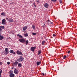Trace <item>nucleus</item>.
I'll list each match as a JSON object with an SVG mask.
<instances>
[{
    "label": "nucleus",
    "instance_id": "42",
    "mask_svg": "<svg viewBox=\"0 0 77 77\" xmlns=\"http://www.w3.org/2000/svg\"><path fill=\"white\" fill-rule=\"evenodd\" d=\"M11 69H14V67H12Z\"/></svg>",
    "mask_w": 77,
    "mask_h": 77
},
{
    "label": "nucleus",
    "instance_id": "6",
    "mask_svg": "<svg viewBox=\"0 0 77 77\" xmlns=\"http://www.w3.org/2000/svg\"><path fill=\"white\" fill-rule=\"evenodd\" d=\"M15 70H14V73L16 74H18V71L17 69L16 68L14 69Z\"/></svg>",
    "mask_w": 77,
    "mask_h": 77
},
{
    "label": "nucleus",
    "instance_id": "1",
    "mask_svg": "<svg viewBox=\"0 0 77 77\" xmlns=\"http://www.w3.org/2000/svg\"><path fill=\"white\" fill-rule=\"evenodd\" d=\"M17 60L19 62H22L24 61V58L22 56H20L19 59Z\"/></svg>",
    "mask_w": 77,
    "mask_h": 77
},
{
    "label": "nucleus",
    "instance_id": "5",
    "mask_svg": "<svg viewBox=\"0 0 77 77\" xmlns=\"http://www.w3.org/2000/svg\"><path fill=\"white\" fill-rule=\"evenodd\" d=\"M17 54H19L20 55H22L23 54H22V52H21L20 51L17 50Z\"/></svg>",
    "mask_w": 77,
    "mask_h": 77
},
{
    "label": "nucleus",
    "instance_id": "12",
    "mask_svg": "<svg viewBox=\"0 0 77 77\" xmlns=\"http://www.w3.org/2000/svg\"><path fill=\"white\" fill-rule=\"evenodd\" d=\"M3 39V36H2L1 35H0V40L2 41Z\"/></svg>",
    "mask_w": 77,
    "mask_h": 77
},
{
    "label": "nucleus",
    "instance_id": "11",
    "mask_svg": "<svg viewBox=\"0 0 77 77\" xmlns=\"http://www.w3.org/2000/svg\"><path fill=\"white\" fill-rule=\"evenodd\" d=\"M8 21L9 22H13V21H14V20H13V19L11 18H10L9 19H8Z\"/></svg>",
    "mask_w": 77,
    "mask_h": 77
},
{
    "label": "nucleus",
    "instance_id": "32",
    "mask_svg": "<svg viewBox=\"0 0 77 77\" xmlns=\"http://www.w3.org/2000/svg\"><path fill=\"white\" fill-rule=\"evenodd\" d=\"M2 32V29L1 28V27L0 26V32Z\"/></svg>",
    "mask_w": 77,
    "mask_h": 77
},
{
    "label": "nucleus",
    "instance_id": "4",
    "mask_svg": "<svg viewBox=\"0 0 77 77\" xmlns=\"http://www.w3.org/2000/svg\"><path fill=\"white\" fill-rule=\"evenodd\" d=\"M6 20L5 19H3L2 22V24H6Z\"/></svg>",
    "mask_w": 77,
    "mask_h": 77
},
{
    "label": "nucleus",
    "instance_id": "44",
    "mask_svg": "<svg viewBox=\"0 0 77 77\" xmlns=\"http://www.w3.org/2000/svg\"><path fill=\"white\" fill-rule=\"evenodd\" d=\"M51 24H53V23L52 22H51Z\"/></svg>",
    "mask_w": 77,
    "mask_h": 77
},
{
    "label": "nucleus",
    "instance_id": "18",
    "mask_svg": "<svg viewBox=\"0 0 77 77\" xmlns=\"http://www.w3.org/2000/svg\"><path fill=\"white\" fill-rule=\"evenodd\" d=\"M1 15H3V16H5V13L3 12L1 14Z\"/></svg>",
    "mask_w": 77,
    "mask_h": 77
},
{
    "label": "nucleus",
    "instance_id": "37",
    "mask_svg": "<svg viewBox=\"0 0 77 77\" xmlns=\"http://www.w3.org/2000/svg\"><path fill=\"white\" fill-rule=\"evenodd\" d=\"M2 63L0 62V65H2Z\"/></svg>",
    "mask_w": 77,
    "mask_h": 77
},
{
    "label": "nucleus",
    "instance_id": "45",
    "mask_svg": "<svg viewBox=\"0 0 77 77\" xmlns=\"http://www.w3.org/2000/svg\"><path fill=\"white\" fill-rule=\"evenodd\" d=\"M0 35H2V33L0 32Z\"/></svg>",
    "mask_w": 77,
    "mask_h": 77
},
{
    "label": "nucleus",
    "instance_id": "39",
    "mask_svg": "<svg viewBox=\"0 0 77 77\" xmlns=\"http://www.w3.org/2000/svg\"><path fill=\"white\" fill-rule=\"evenodd\" d=\"M33 5H35V3H33Z\"/></svg>",
    "mask_w": 77,
    "mask_h": 77
},
{
    "label": "nucleus",
    "instance_id": "3",
    "mask_svg": "<svg viewBox=\"0 0 77 77\" xmlns=\"http://www.w3.org/2000/svg\"><path fill=\"white\" fill-rule=\"evenodd\" d=\"M9 53V51H8V49L7 48L5 49V53L4 54L5 55H6Z\"/></svg>",
    "mask_w": 77,
    "mask_h": 77
},
{
    "label": "nucleus",
    "instance_id": "41",
    "mask_svg": "<svg viewBox=\"0 0 77 77\" xmlns=\"http://www.w3.org/2000/svg\"><path fill=\"white\" fill-rule=\"evenodd\" d=\"M6 20H8V18H6Z\"/></svg>",
    "mask_w": 77,
    "mask_h": 77
},
{
    "label": "nucleus",
    "instance_id": "7",
    "mask_svg": "<svg viewBox=\"0 0 77 77\" xmlns=\"http://www.w3.org/2000/svg\"><path fill=\"white\" fill-rule=\"evenodd\" d=\"M35 48L36 47H32L31 48L30 50L34 52V51H35Z\"/></svg>",
    "mask_w": 77,
    "mask_h": 77
},
{
    "label": "nucleus",
    "instance_id": "43",
    "mask_svg": "<svg viewBox=\"0 0 77 77\" xmlns=\"http://www.w3.org/2000/svg\"><path fill=\"white\" fill-rule=\"evenodd\" d=\"M44 26H45V24H44V25H43V27H44Z\"/></svg>",
    "mask_w": 77,
    "mask_h": 77
},
{
    "label": "nucleus",
    "instance_id": "25",
    "mask_svg": "<svg viewBox=\"0 0 77 77\" xmlns=\"http://www.w3.org/2000/svg\"><path fill=\"white\" fill-rule=\"evenodd\" d=\"M32 35H36V33H35V32H33L32 33Z\"/></svg>",
    "mask_w": 77,
    "mask_h": 77
},
{
    "label": "nucleus",
    "instance_id": "20",
    "mask_svg": "<svg viewBox=\"0 0 77 77\" xmlns=\"http://www.w3.org/2000/svg\"><path fill=\"white\" fill-rule=\"evenodd\" d=\"M24 35L26 37V36H28V34L27 33H26V34H24Z\"/></svg>",
    "mask_w": 77,
    "mask_h": 77
},
{
    "label": "nucleus",
    "instance_id": "29",
    "mask_svg": "<svg viewBox=\"0 0 77 77\" xmlns=\"http://www.w3.org/2000/svg\"><path fill=\"white\" fill-rule=\"evenodd\" d=\"M52 2H56V1H57V0H52Z\"/></svg>",
    "mask_w": 77,
    "mask_h": 77
},
{
    "label": "nucleus",
    "instance_id": "26",
    "mask_svg": "<svg viewBox=\"0 0 77 77\" xmlns=\"http://www.w3.org/2000/svg\"><path fill=\"white\" fill-rule=\"evenodd\" d=\"M38 54H41V51H38Z\"/></svg>",
    "mask_w": 77,
    "mask_h": 77
},
{
    "label": "nucleus",
    "instance_id": "13",
    "mask_svg": "<svg viewBox=\"0 0 77 77\" xmlns=\"http://www.w3.org/2000/svg\"><path fill=\"white\" fill-rule=\"evenodd\" d=\"M17 36L19 37V38H23V37L21 35H20L19 34H18L17 35Z\"/></svg>",
    "mask_w": 77,
    "mask_h": 77
},
{
    "label": "nucleus",
    "instance_id": "15",
    "mask_svg": "<svg viewBox=\"0 0 77 77\" xmlns=\"http://www.w3.org/2000/svg\"><path fill=\"white\" fill-rule=\"evenodd\" d=\"M18 66H19V67H21V66H22L21 64L20 63H18Z\"/></svg>",
    "mask_w": 77,
    "mask_h": 77
},
{
    "label": "nucleus",
    "instance_id": "22",
    "mask_svg": "<svg viewBox=\"0 0 77 77\" xmlns=\"http://www.w3.org/2000/svg\"><path fill=\"white\" fill-rule=\"evenodd\" d=\"M10 52L11 53H14V51L13 50H11L10 51Z\"/></svg>",
    "mask_w": 77,
    "mask_h": 77
},
{
    "label": "nucleus",
    "instance_id": "30",
    "mask_svg": "<svg viewBox=\"0 0 77 77\" xmlns=\"http://www.w3.org/2000/svg\"><path fill=\"white\" fill-rule=\"evenodd\" d=\"M36 2H37V3H40V2H39V0H38V1H36Z\"/></svg>",
    "mask_w": 77,
    "mask_h": 77
},
{
    "label": "nucleus",
    "instance_id": "28",
    "mask_svg": "<svg viewBox=\"0 0 77 77\" xmlns=\"http://www.w3.org/2000/svg\"><path fill=\"white\" fill-rule=\"evenodd\" d=\"M44 43H45V41H43L42 42V45H44Z\"/></svg>",
    "mask_w": 77,
    "mask_h": 77
},
{
    "label": "nucleus",
    "instance_id": "38",
    "mask_svg": "<svg viewBox=\"0 0 77 77\" xmlns=\"http://www.w3.org/2000/svg\"><path fill=\"white\" fill-rule=\"evenodd\" d=\"M42 74L43 75H44V73H42Z\"/></svg>",
    "mask_w": 77,
    "mask_h": 77
},
{
    "label": "nucleus",
    "instance_id": "31",
    "mask_svg": "<svg viewBox=\"0 0 77 77\" xmlns=\"http://www.w3.org/2000/svg\"><path fill=\"white\" fill-rule=\"evenodd\" d=\"M10 62H7V64L8 65H10Z\"/></svg>",
    "mask_w": 77,
    "mask_h": 77
},
{
    "label": "nucleus",
    "instance_id": "14",
    "mask_svg": "<svg viewBox=\"0 0 77 77\" xmlns=\"http://www.w3.org/2000/svg\"><path fill=\"white\" fill-rule=\"evenodd\" d=\"M41 62H39L38 61L37 62V66H38V65H39L40 64H41Z\"/></svg>",
    "mask_w": 77,
    "mask_h": 77
},
{
    "label": "nucleus",
    "instance_id": "2",
    "mask_svg": "<svg viewBox=\"0 0 77 77\" xmlns=\"http://www.w3.org/2000/svg\"><path fill=\"white\" fill-rule=\"evenodd\" d=\"M19 41L22 43H24L26 41V39L24 38H21L19 40Z\"/></svg>",
    "mask_w": 77,
    "mask_h": 77
},
{
    "label": "nucleus",
    "instance_id": "34",
    "mask_svg": "<svg viewBox=\"0 0 77 77\" xmlns=\"http://www.w3.org/2000/svg\"><path fill=\"white\" fill-rule=\"evenodd\" d=\"M68 53V54H69V53H70V51H69L67 52Z\"/></svg>",
    "mask_w": 77,
    "mask_h": 77
},
{
    "label": "nucleus",
    "instance_id": "35",
    "mask_svg": "<svg viewBox=\"0 0 77 77\" xmlns=\"http://www.w3.org/2000/svg\"><path fill=\"white\" fill-rule=\"evenodd\" d=\"M53 36L54 37V36H56V35H55V34H53Z\"/></svg>",
    "mask_w": 77,
    "mask_h": 77
},
{
    "label": "nucleus",
    "instance_id": "46",
    "mask_svg": "<svg viewBox=\"0 0 77 77\" xmlns=\"http://www.w3.org/2000/svg\"><path fill=\"white\" fill-rule=\"evenodd\" d=\"M50 21V20H48L47 21Z\"/></svg>",
    "mask_w": 77,
    "mask_h": 77
},
{
    "label": "nucleus",
    "instance_id": "8",
    "mask_svg": "<svg viewBox=\"0 0 77 77\" xmlns=\"http://www.w3.org/2000/svg\"><path fill=\"white\" fill-rule=\"evenodd\" d=\"M18 64V62L17 61H16L14 64V66H16Z\"/></svg>",
    "mask_w": 77,
    "mask_h": 77
},
{
    "label": "nucleus",
    "instance_id": "36",
    "mask_svg": "<svg viewBox=\"0 0 77 77\" xmlns=\"http://www.w3.org/2000/svg\"><path fill=\"white\" fill-rule=\"evenodd\" d=\"M13 54H15V52H13Z\"/></svg>",
    "mask_w": 77,
    "mask_h": 77
},
{
    "label": "nucleus",
    "instance_id": "10",
    "mask_svg": "<svg viewBox=\"0 0 77 77\" xmlns=\"http://www.w3.org/2000/svg\"><path fill=\"white\" fill-rule=\"evenodd\" d=\"M9 76L10 77H14L15 75H14V74L13 73H12V74H10V75H9Z\"/></svg>",
    "mask_w": 77,
    "mask_h": 77
},
{
    "label": "nucleus",
    "instance_id": "19",
    "mask_svg": "<svg viewBox=\"0 0 77 77\" xmlns=\"http://www.w3.org/2000/svg\"><path fill=\"white\" fill-rule=\"evenodd\" d=\"M1 29H5V26H0Z\"/></svg>",
    "mask_w": 77,
    "mask_h": 77
},
{
    "label": "nucleus",
    "instance_id": "17",
    "mask_svg": "<svg viewBox=\"0 0 77 77\" xmlns=\"http://www.w3.org/2000/svg\"><path fill=\"white\" fill-rule=\"evenodd\" d=\"M9 74H13V71L12 70H11L9 71Z\"/></svg>",
    "mask_w": 77,
    "mask_h": 77
},
{
    "label": "nucleus",
    "instance_id": "9",
    "mask_svg": "<svg viewBox=\"0 0 77 77\" xmlns=\"http://www.w3.org/2000/svg\"><path fill=\"white\" fill-rule=\"evenodd\" d=\"M44 6L45 8H48L49 5L48 4L46 3L45 4Z\"/></svg>",
    "mask_w": 77,
    "mask_h": 77
},
{
    "label": "nucleus",
    "instance_id": "21",
    "mask_svg": "<svg viewBox=\"0 0 77 77\" xmlns=\"http://www.w3.org/2000/svg\"><path fill=\"white\" fill-rule=\"evenodd\" d=\"M25 42L26 45H27V44H28L29 43V41H28V40H26L25 41Z\"/></svg>",
    "mask_w": 77,
    "mask_h": 77
},
{
    "label": "nucleus",
    "instance_id": "33",
    "mask_svg": "<svg viewBox=\"0 0 77 77\" xmlns=\"http://www.w3.org/2000/svg\"><path fill=\"white\" fill-rule=\"evenodd\" d=\"M59 2L60 3H62V0H60L59 1Z\"/></svg>",
    "mask_w": 77,
    "mask_h": 77
},
{
    "label": "nucleus",
    "instance_id": "40",
    "mask_svg": "<svg viewBox=\"0 0 77 77\" xmlns=\"http://www.w3.org/2000/svg\"><path fill=\"white\" fill-rule=\"evenodd\" d=\"M34 6H35V7H36V5H34Z\"/></svg>",
    "mask_w": 77,
    "mask_h": 77
},
{
    "label": "nucleus",
    "instance_id": "24",
    "mask_svg": "<svg viewBox=\"0 0 77 77\" xmlns=\"http://www.w3.org/2000/svg\"><path fill=\"white\" fill-rule=\"evenodd\" d=\"M32 28L34 29V30H35V25H32Z\"/></svg>",
    "mask_w": 77,
    "mask_h": 77
},
{
    "label": "nucleus",
    "instance_id": "23",
    "mask_svg": "<svg viewBox=\"0 0 77 77\" xmlns=\"http://www.w3.org/2000/svg\"><path fill=\"white\" fill-rule=\"evenodd\" d=\"M0 77H1V74H2V69H0Z\"/></svg>",
    "mask_w": 77,
    "mask_h": 77
},
{
    "label": "nucleus",
    "instance_id": "27",
    "mask_svg": "<svg viewBox=\"0 0 77 77\" xmlns=\"http://www.w3.org/2000/svg\"><path fill=\"white\" fill-rule=\"evenodd\" d=\"M66 56L65 55L63 57V59H66Z\"/></svg>",
    "mask_w": 77,
    "mask_h": 77
},
{
    "label": "nucleus",
    "instance_id": "16",
    "mask_svg": "<svg viewBox=\"0 0 77 77\" xmlns=\"http://www.w3.org/2000/svg\"><path fill=\"white\" fill-rule=\"evenodd\" d=\"M26 29H27V26H25L23 27V30H26Z\"/></svg>",
    "mask_w": 77,
    "mask_h": 77
}]
</instances>
